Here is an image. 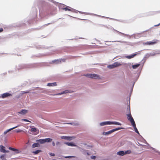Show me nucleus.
<instances>
[{"label":"nucleus","mask_w":160,"mask_h":160,"mask_svg":"<svg viewBox=\"0 0 160 160\" xmlns=\"http://www.w3.org/2000/svg\"><path fill=\"white\" fill-rule=\"evenodd\" d=\"M127 110L128 111V112L129 113L127 114V118L128 120L131 123V124H133V123H135V122L131 114L130 106H128V108Z\"/></svg>","instance_id":"obj_1"},{"label":"nucleus","mask_w":160,"mask_h":160,"mask_svg":"<svg viewBox=\"0 0 160 160\" xmlns=\"http://www.w3.org/2000/svg\"><path fill=\"white\" fill-rule=\"evenodd\" d=\"M86 76L88 78H92L99 79L100 78V76L96 74H88L86 75Z\"/></svg>","instance_id":"obj_2"},{"label":"nucleus","mask_w":160,"mask_h":160,"mask_svg":"<svg viewBox=\"0 0 160 160\" xmlns=\"http://www.w3.org/2000/svg\"><path fill=\"white\" fill-rule=\"evenodd\" d=\"M158 40H153L152 41L147 42L144 43L146 45H154L158 43Z\"/></svg>","instance_id":"obj_3"},{"label":"nucleus","mask_w":160,"mask_h":160,"mask_svg":"<svg viewBox=\"0 0 160 160\" xmlns=\"http://www.w3.org/2000/svg\"><path fill=\"white\" fill-rule=\"evenodd\" d=\"M120 65H121V64L118 63L117 62H114V63H113L112 65H109L108 66V67L110 69H112V68H114L115 67H116L118 66H120Z\"/></svg>","instance_id":"obj_4"},{"label":"nucleus","mask_w":160,"mask_h":160,"mask_svg":"<svg viewBox=\"0 0 160 160\" xmlns=\"http://www.w3.org/2000/svg\"><path fill=\"white\" fill-rule=\"evenodd\" d=\"M120 129V128H118L115 129H113L111 130L108 132H104L103 134L105 135H108L111 133H112L114 131H115L117 130H119Z\"/></svg>","instance_id":"obj_5"},{"label":"nucleus","mask_w":160,"mask_h":160,"mask_svg":"<svg viewBox=\"0 0 160 160\" xmlns=\"http://www.w3.org/2000/svg\"><path fill=\"white\" fill-rule=\"evenodd\" d=\"M31 128L30 131L32 132H35V133L34 134L35 135H37L39 133V131L37 129L34 127L33 126H31L30 127Z\"/></svg>","instance_id":"obj_6"},{"label":"nucleus","mask_w":160,"mask_h":160,"mask_svg":"<svg viewBox=\"0 0 160 160\" xmlns=\"http://www.w3.org/2000/svg\"><path fill=\"white\" fill-rule=\"evenodd\" d=\"M106 125L115 124L121 125V124L120 123L116 122L107 121L106 122Z\"/></svg>","instance_id":"obj_7"},{"label":"nucleus","mask_w":160,"mask_h":160,"mask_svg":"<svg viewBox=\"0 0 160 160\" xmlns=\"http://www.w3.org/2000/svg\"><path fill=\"white\" fill-rule=\"evenodd\" d=\"M0 151L3 153L8 152V151H6L5 149V147L2 145L0 146Z\"/></svg>","instance_id":"obj_8"},{"label":"nucleus","mask_w":160,"mask_h":160,"mask_svg":"<svg viewBox=\"0 0 160 160\" xmlns=\"http://www.w3.org/2000/svg\"><path fill=\"white\" fill-rule=\"evenodd\" d=\"M11 96H12L11 94L8 93H5L2 95V98H5Z\"/></svg>","instance_id":"obj_9"},{"label":"nucleus","mask_w":160,"mask_h":160,"mask_svg":"<svg viewBox=\"0 0 160 160\" xmlns=\"http://www.w3.org/2000/svg\"><path fill=\"white\" fill-rule=\"evenodd\" d=\"M20 125H18L17 126H15L14 127H13L12 128H11L9 129H8V130H7L5 131L4 132V135H5L7 133V132H9L10 131H11V130H13L16 128H17V127H19V126Z\"/></svg>","instance_id":"obj_10"},{"label":"nucleus","mask_w":160,"mask_h":160,"mask_svg":"<svg viewBox=\"0 0 160 160\" xmlns=\"http://www.w3.org/2000/svg\"><path fill=\"white\" fill-rule=\"evenodd\" d=\"M73 137H67L66 136H63L61 137L62 139H63L67 140H70L73 138Z\"/></svg>","instance_id":"obj_11"},{"label":"nucleus","mask_w":160,"mask_h":160,"mask_svg":"<svg viewBox=\"0 0 160 160\" xmlns=\"http://www.w3.org/2000/svg\"><path fill=\"white\" fill-rule=\"evenodd\" d=\"M65 59H58L57 60H54L52 61V62H57V63H59V62H65Z\"/></svg>","instance_id":"obj_12"},{"label":"nucleus","mask_w":160,"mask_h":160,"mask_svg":"<svg viewBox=\"0 0 160 160\" xmlns=\"http://www.w3.org/2000/svg\"><path fill=\"white\" fill-rule=\"evenodd\" d=\"M132 125L133 126V127L134 128V130H135V132L139 134V132L138 131L137 129V128H136V124H135V123H133V124H132Z\"/></svg>","instance_id":"obj_13"},{"label":"nucleus","mask_w":160,"mask_h":160,"mask_svg":"<svg viewBox=\"0 0 160 160\" xmlns=\"http://www.w3.org/2000/svg\"><path fill=\"white\" fill-rule=\"evenodd\" d=\"M65 144L70 146H76L74 143L72 142H65Z\"/></svg>","instance_id":"obj_14"},{"label":"nucleus","mask_w":160,"mask_h":160,"mask_svg":"<svg viewBox=\"0 0 160 160\" xmlns=\"http://www.w3.org/2000/svg\"><path fill=\"white\" fill-rule=\"evenodd\" d=\"M117 154L120 156H123L124 155V151H121L117 152Z\"/></svg>","instance_id":"obj_15"},{"label":"nucleus","mask_w":160,"mask_h":160,"mask_svg":"<svg viewBox=\"0 0 160 160\" xmlns=\"http://www.w3.org/2000/svg\"><path fill=\"white\" fill-rule=\"evenodd\" d=\"M27 112L28 111L26 110L22 109L18 113L22 114H24L27 113Z\"/></svg>","instance_id":"obj_16"},{"label":"nucleus","mask_w":160,"mask_h":160,"mask_svg":"<svg viewBox=\"0 0 160 160\" xmlns=\"http://www.w3.org/2000/svg\"><path fill=\"white\" fill-rule=\"evenodd\" d=\"M36 141L39 142L41 144H42L45 143L44 139H40L37 140Z\"/></svg>","instance_id":"obj_17"},{"label":"nucleus","mask_w":160,"mask_h":160,"mask_svg":"<svg viewBox=\"0 0 160 160\" xmlns=\"http://www.w3.org/2000/svg\"><path fill=\"white\" fill-rule=\"evenodd\" d=\"M136 55V54H135L127 56H126V58L128 59H131L134 58Z\"/></svg>","instance_id":"obj_18"},{"label":"nucleus","mask_w":160,"mask_h":160,"mask_svg":"<svg viewBox=\"0 0 160 160\" xmlns=\"http://www.w3.org/2000/svg\"><path fill=\"white\" fill-rule=\"evenodd\" d=\"M57 85V83L56 82L54 83H49L48 84L47 86H55Z\"/></svg>","instance_id":"obj_19"},{"label":"nucleus","mask_w":160,"mask_h":160,"mask_svg":"<svg viewBox=\"0 0 160 160\" xmlns=\"http://www.w3.org/2000/svg\"><path fill=\"white\" fill-rule=\"evenodd\" d=\"M39 146V144L37 143H34L32 145V148H35L36 147H38Z\"/></svg>","instance_id":"obj_20"},{"label":"nucleus","mask_w":160,"mask_h":160,"mask_svg":"<svg viewBox=\"0 0 160 160\" xmlns=\"http://www.w3.org/2000/svg\"><path fill=\"white\" fill-rule=\"evenodd\" d=\"M45 142H51L52 140V139L50 138H47L44 139Z\"/></svg>","instance_id":"obj_21"},{"label":"nucleus","mask_w":160,"mask_h":160,"mask_svg":"<svg viewBox=\"0 0 160 160\" xmlns=\"http://www.w3.org/2000/svg\"><path fill=\"white\" fill-rule=\"evenodd\" d=\"M64 10H65L66 11H71L72 8L69 7H66L64 8H63Z\"/></svg>","instance_id":"obj_22"},{"label":"nucleus","mask_w":160,"mask_h":160,"mask_svg":"<svg viewBox=\"0 0 160 160\" xmlns=\"http://www.w3.org/2000/svg\"><path fill=\"white\" fill-rule=\"evenodd\" d=\"M131 152H132L131 150H127L126 151H125V152H124V154L125 155L127 154H130L131 153Z\"/></svg>","instance_id":"obj_23"},{"label":"nucleus","mask_w":160,"mask_h":160,"mask_svg":"<svg viewBox=\"0 0 160 160\" xmlns=\"http://www.w3.org/2000/svg\"><path fill=\"white\" fill-rule=\"evenodd\" d=\"M140 65V64H137L134 65H133L132 67L133 69H136Z\"/></svg>","instance_id":"obj_24"},{"label":"nucleus","mask_w":160,"mask_h":160,"mask_svg":"<svg viewBox=\"0 0 160 160\" xmlns=\"http://www.w3.org/2000/svg\"><path fill=\"white\" fill-rule=\"evenodd\" d=\"M41 151L40 150H37L35 151H33L32 152V153L34 154H37L39 152H40Z\"/></svg>","instance_id":"obj_25"},{"label":"nucleus","mask_w":160,"mask_h":160,"mask_svg":"<svg viewBox=\"0 0 160 160\" xmlns=\"http://www.w3.org/2000/svg\"><path fill=\"white\" fill-rule=\"evenodd\" d=\"M9 149L14 151H18V149L11 147H9Z\"/></svg>","instance_id":"obj_26"},{"label":"nucleus","mask_w":160,"mask_h":160,"mask_svg":"<svg viewBox=\"0 0 160 160\" xmlns=\"http://www.w3.org/2000/svg\"><path fill=\"white\" fill-rule=\"evenodd\" d=\"M0 158L2 160H6V158L5 157V156L2 155L0 157Z\"/></svg>","instance_id":"obj_27"},{"label":"nucleus","mask_w":160,"mask_h":160,"mask_svg":"<svg viewBox=\"0 0 160 160\" xmlns=\"http://www.w3.org/2000/svg\"><path fill=\"white\" fill-rule=\"evenodd\" d=\"M100 126H104L105 125H106V122H101L100 123Z\"/></svg>","instance_id":"obj_28"},{"label":"nucleus","mask_w":160,"mask_h":160,"mask_svg":"<svg viewBox=\"0 0 160 160\" xmlns=\"http://www.w3.org/2000/svg\"><path fill=\"white\" fill-rule=\"evenodd\" d=\"M15 132H16L17 133H18V132H22V131H23L22 130H15Z\"/></svg>","instance_id":"obj_29"},{"label":"nucleus","mask_w":160,"mask_h":160,"mask_svg":"<svg viewBox=\"0 0 160 160\" xmlns=\"http://www.w3.org/2000/svg\"><path fill=\"white\" fill-rule=\"evenodd\" d=\"M68 91L67 90H66L65 91H64L63 92H62L61 93L58 94H63V93H68Z\"/></svg>","instance_id":"obj_30"},{"label":"nucleus","mask_w":160,"mask_h":160,"mask_svg":"<svg viewBox=\"0 0 160 160\" xmlns=\"http://www.w3.org/2000/svg\"><path fill=\"white\" fill-rule=\"evenodd\" d=\"M91 158L92 159H95L96 158V157L95 156H92L91 157Z\"/></svg>","instance_id":"obj_31"},{"label":"nucleus","mask_w":160,"mask_h":160,"mask_svg":"<svg viewBox=\"0 0 160 160\" xmlns=\"http://www.w3.org/2000/svg\"><path fill=\"white\" fill-rule=\"evenodd\" d=\"M22 120L24 121H26V122H30V121H28V120L27 119H22Z\"/></svg>","instance_id":"obj_32"},{"label":"nucleus","mask_w":160,"mask_h":160,"mask_svg":"<svg viewBox=\"0 0 160 160\" xmlns=\"http://www.w3.org/2000/svg\"><path fill=\"white\" fill-rule=\"evenodd\" d=\"M50 155L53 156H55V154L52 153H50Z\"/></svg>","instance_id":"obj_33"},{"label":"nucleus","mask_w":160,"mask_h":160,"mask_svg":"<svg viewBox=\"0 0 160 160\" xmlns=\"http://www.w3.org/2000/svg\"><path fill=\"white\" fill-rule=\"evenodd\" d=\"M73 157H73V156H68L65 157V158H71Z\"/></svg>","instance_id":"obj_34"},{"label":"nucleus","mask_w":160,"mask_h":160,"mask_svg":"<svg viewBox=\"0 0 160 160\" xmlns=\"http://www.w3.org/2000/svg\"><path fill=\"white\" fill-rule=\"evenodd\" d=\"M3 31V29L2 28H0V32H2Z\"/></svg>","instance_id":"obj_35"},{"label":"nucleus","mask_w":160,"mask_h":160,"mask_svg":"<svg viewBox=\"0 0 160 160\" xmlns=\"http://www.w3.org/2000/svg\"><path fill=\"white\" fill-rule=\"evenodd\" d=\"M52 145L53 146H54L55 145V142H53L52 143Z\"/></svg>","instance_id":"obj_36"},{"label":"nucleus","mask_w":160,"mask_h":160,"mask_svg":"<svg viewBox=\"0 0 160 160\" xmlns=\"http://www.w3.org/2000/svg\"><path fill=\"white\" fill-rule=\"evenodd\" d=\"M60 144V142H57L56 143V144L57 145H58V144Z\"/></svg>","instance_id":"obj_37"},{"label":"nucleus","mask_w":160,"mask_h":160,"mask_svg":"<svg viewBox=\"0 0 160 160\" xmlns=\"http://www.w3.org/2000/svg\"><path fill=\"white\" fill-rule=\"evenodd\" d=\"M159 25H160V23L157 25H155V26H158Z\"/></svg>","instance_id":"obj_38"},{"label":"nucleus","mask_w":160,"mask_h":160,"mask_svg":"<svg viewBox=\"0 0 160 160\" xmlns=\"http://www.w3.org/2000/svg\"><path fill=\"white\" fill-rule=\"evenodd\" d=\"M28 92H24V93H28Z\"/></svg>","instance_id":"obj_39"}]
</instances>
